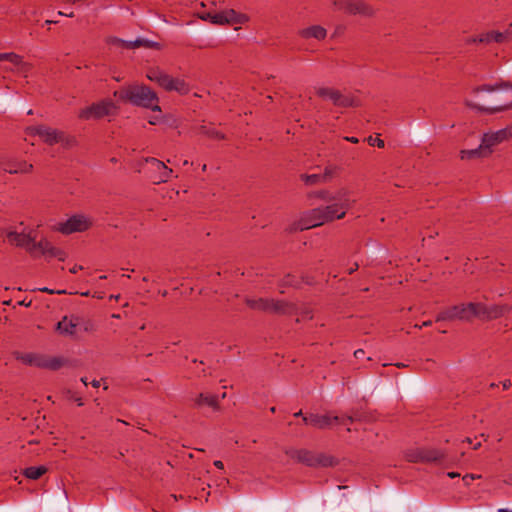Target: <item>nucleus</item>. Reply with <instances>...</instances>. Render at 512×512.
<instances>
[{
	"mask_svg": "<svg viewBox=\"0 0 512 512\" xmlns=\"http://www.w3.org/2000/svg\"><path fill=\"white\" fill-rule=\"evenodd\" d=\"M202 129H203V133H205L206 135H208L211 138H215V139L224 138V135L220 131L216 130L215 128H207V127L203 126Z\"/></svg>",
	"mask_w": 512,
	"mask_h": 512,
	"instance_id": "obj_34",
	"label": "nucleus"
},
{
	"mask_svg": "<svg viewBox=\"0 0 512 512\" xmlns=\"http://www.w3.org/2000/svg\"><path fill=\"white\" fill-rule=\"evenodd\" d=\"M481 478V475H477V474H466L462 480L464 482V484L466 486H469L471 484L472 481L476 480V479H479Z\"/></svg>",
	"mask_w": 512,
	"mask_h": 512,
	"instance_id": "obj_36",
	"label": "nucleus"
},
{
	"mask_svg": "<svg viewBox=\"0 0 512 512\" xmlns=\"http://www.w3.org/2000/svg\"><path fill=\"white\" fill-rule=\"evenodd\" d=\"M65 16H67V17H73V16H74V13H73V12H68V14H65Z\"/></svg>",
	"mask_w": 512,
	"mask_h": 512,
	"instance_id": "obj_58",
	"label": "nucleus"
},
{
	"mask_svg": "<svg viewBox=\"0 0 512 512\" xmlns=\"http://www.w3.org/2000/svg\"><path fill=\"white\" fill-rule=\"evenodd\" d=\"M498 512H512V510H509V509H506V508H501L498 510Z\"/></svg>",
	"mask_w": 512,
	"mask_h": 512,
	"instance_id": "obj_54",
	"label": "nucleus"
},
{
	"mask_svg": "<svg viewBox=\"0 0 512 512\" xmlns=\"http://www.w3.org/2000/svg\"><path fill=\"white\" fill-rule=\"evenodd\" d=\"M114 96L129 101L136 106L149 108L152 111H161L157 94L145 85H129L120 91H115Z\"/></svg>",
	"mask_w": 512,
	"mask_h": 512,
	"instance_id": "obj_3",
	"label": "nucleus"
},
{
	"mask_svg": "<svg viewBox=\"0 0 512 512\" xmlns=\"http://www.w3.org/2000/svg\"><path fill=\"white\" fill-rule=\"evenodd\" d=\"M223 14L226 25H242L249 21V17L246 14L237 12L234 9L223 10Z\"/></svg>",
	"mask_w": 512,
	"mask_h": 512,
	"instance_id": "obj_20",
	"label": "nucleus"
},
{
	"mask_svg": "<svg viewBox=\"0 0 512 512\" xmlns=\"http://www.w3.org/2000/svg\"><path fill=\"white\" fill-rule=\"evenodd\" d=\"M502 385H503V389L507 390V389H509L512 386V383H511L510 380H505V381L502 382Z\"/></svg>",
	"mask_w": 512,
	"mask_h": 512,
	"instance_id": "obj_41",
	"label": "nucleus"
},
{
	"mask_svg": "<svg viewBox=\"0 0 512 512\" xmlns=\"http://www.w3.org/2000/svg\"><path fill=\"white\" fill-rule=\"evenodd\" d=\"M117 107L110 99H104L100 102L93 103L79 112V118L83 120L100 119L105 116L113 115Z\"/></svg>",
	"mask_w": 512,
	"mask_h": 512,
	"instance_id": "obj_13",
	"label": "nucleus"
},
{
	"mask_svg": "<svg viewBox=\"0 0 512 512\" xmlns=\"http://www.w3.org/2000/svg\"><path fill=\"white\" fill-rule=\"evenodd\" d=\"M316 95L323 100L332 102L333 105L347 108L358 105V100L355 96L350 93H343L338 89L319 86L315 88Z\"/></svg>",
	"mask_w": 512,
	"mask_h": 512,
	"instance_id": "obj_8",
	"label": "nucleus"
},
{
	"mask_svg": "<svg viewBox=\"0 0 512 512\" xmlns=\"http://www.w3.org/2000/svg\"><path fill=\"white\" fill-rule=\"evenodd\" d=\"M357 269H358V264H357V263H354V265L348 269V273H349V274H352V273H353L354 271H356Z\"/></svg>",
	"mask_w": 512,
	"mask_h": 512,
	"instance_id": "obj_45",
	"label": "nucleus"
},
{
	"mask_svg": "<svg viewBox=\"0 0 512 512\" xmlns=\"http://www.w3.org/2000/svg\"><path fill=\"white\" fill-rule=\"evenodd\" d=\"M37 238V229L35 227L25 226L23 223H20L18 227L7 233V239L11 244L25 248L28 252H30V247Z\"/></svg>",
	"mask_w": 512,
	"mask_h": 512,
	"instance_id": "obj_10",
	"label": "nucleus"
},
{
	"mask_svg": "<svg viewBox=\"0 0 512 512\" xmlns=\"http://www.w3.org/2000/svg\"><path fill=\"white\" fill-rule=\"evenodd\" d=\"M447 476L450 477V478H456V477H459L460 474L457 473V472H448Z\"/></svg>",
	"mask_w": 512,
	"mask_h": 512,
	"instance_id": "obj_46",
	"label": "nucleus"
},
{
	"mask_svg": "<svg viewBox=\"0 0 512 512\" xmlns=\"http://www.w3.org/2000/svg\"><path fill=\"white\" fill-rule=\"evenodd\" d=\"M76 402H77L78 406H82L83 405V402H82L81 398H77Z\"/></svg>",
	"mask_w": 512,
	"mask_h": 512,
	"instance_id": "obj_53",
	"label": "nucleus"
},
{
	"mask_svg": "<svg viewBox=\"0 0 512 512\" xmlns=\"http://www.w3.org/2000/svg\"><path fill=\"white\" fill-rule=\"evenodd\" d=\"M356 420L355 416L339 417L331 414H310L303 416L306 425L313 426L318 429H327L335 425H348Z\"/></svg>",
	"mask_w": 512,
	"mask_h": 512,
	"instance_id": "obj_9",
	"label": "nucleus"
},
{
	"mask_svg": "<svg viewBox=\"0 0 512 512\" xmlns=\"http://www.w3.org/2000/svg\"><path fill=\"white\" fill-rule=\"evenodd\" d=\"M338 167L335 165H327L324 169V172L321 173V177L324 181V183L329 182L332 180L335 175L337 174Z\"/></svg>",
	"mask_w": 512,
	"mask_h": 512,
	"instance_id": "obj_32",
	"label": "nucleus"
},
{
	"mask_svg": "<svg viewBox=\"0 0 512 512\" xmlns=\"http://www.w3.org/2000/svg\"><path fill=\"white\" fill-rule=\"evenodd\" d=\"M39 290L42 291V292L49 293V294H54V293L61 294V293H64V291H57V292H55L54 290H51V289H49L47 287L41 288Z\"/></svg>",
	"mask_w": 512,
	"mask_h": 512,
	"instance_id": "obj_39",
	"label": "nucleus"
},
{
	"mask_svg": "<svg viewBox=\"0 0 512 512\" xmlns=\"http://www.w3.org/2000/svg\"><path fill=\"white\" fill-rule=\"evenodd\" d=\"M120 297V295H111L110 298L112 299H115V300H118Z\"/></svg>",
	"mask_w": 512,
	"mask_h": 512,
	"instance_id": "obj_57",
	"label": "nucleus"
},
{
	"mask_svg": "<svg viewBox=\"0 0 512 512\" xmlns=\"http://www.w3.org/2000/svg\"><path fill=\"white\" fill-rule=\"evenodd\" d=\"M345 140H347V141H349V142H351V143H354V144H356V143H358V142H359L358 138L353 137V136H351V137H345Z\"/></svg>",
	"mask_w": 512,
	"mask_h": 512,
	"instance_id": "obj_44",
	"label": "nucleus"
},
{
	"mask_svg": "<svg viewBox=\"0 0 512 512\" xmlns=\"http://www.w3.org/2000/svg\"><path fill=\"white\" fill-rule=\"evenodd\" d=\"M423 462H435L443 458L444 454L439 449L422 448Z\"/></svg>",
	"mask_w": 512,
	"mask_h": 512,
	"instance_id": "obj_26",
	"label": "nucleus"
},
{
	"mask_svg": "<svg viewBox=\"0 0 512 512\" xmlns=\"http://www.w3.org/2000/svg\"><path fill=\"white\" fill-rule=\"evenodd\" d=\"M465 441L470 443V444L472 443V440L470 438H466Z\"/></svg>",
	"mask_w": 512,
	"mask_h": 512,
	"instance_id": "obj_60",
	"label": "nucleus"
},
{
	"mask_svg": "<svg viewBox=\"0 0 512 512\" xmlns=\"http://www.w3.org/2000/svg\"><path fill=\"white\" fill-rule=\"evenodd\" d=\"M77 323L67 316L63 317L56 325V330L62 335H73L76 332Z\"/></svg>",
	"mask_w": 512,
	"mask_h": 512,
	"instance_id": "obj_22",
	"label": "nucleus"
},
{
	"mask_svg": "<svg viewBox=\"0 0 512 512\" xmlns=\"http://www.w3.org/2000/svg\"><path fill=\"white\" fill-rule=\"evenodd\" d=\"M300 178L306 185H316L324 183L321 177V173L302 174Z\"/></svg>",
	"mask_w": 512,
	"mask_h": 512,
	"instance_id": "obj_29",
	"label": "nucleus"
},
{
	"mask_svg": "<svg viewBox=\"0 0 512 512\" xmlns=\"http://www.w3.org/2000/svg\"><path fill=\"white\" fill-rule=\"evenodd\" d=\"M247 306L253 310L271 312V313H284L286 311V303L283 301H276L270 298H250L245 299Z\"/></svg>",
	"mask_w": 512,
	"mask_h": 512,
	"instance_id": "obj_15",
	"label": "nucleus"
},
{
	"mask_svg": "<svg viewBox=\"0 0 512 512\" xmlns=\"http://www.w3.org/2000/svg\"><path fill=\"white\" fill-rule=\"evenodd\" d=\"M92 386L95 387V388H98L100 386V381L99 380H93L91 382Z\"/></svg>",
	"mask_w": 512,
	"mask_h": 512,
	"instance_id": "obj_50",
	"label": "nucleus"
},
{
	"mask_svg": "<svg viewBox=\"0 0 512 512\" xmlns=\"http://www.w3.org/2000/svg\"><path fill=\"white\" fill-rule=\"evenodd\" d=\"M481 446V443L480 442H477L475 443V445L473 446V449H478L479 447Z\"/></svg>",
	"mask_w": 512,
	"mask_h": 512,
	"instance_id": "obj_56",
	"label": "nucleus"
},
{
	"mask_svg": "<svg viewBox=\"0 0 512 512\" xmlns=\"http://www.w3.org/2000/svg\"><path fill=\"white\" fill-rule=\"evenodd\" d=\"M46 468L44 466H31L25 469L24 475L29 479H39L45 472Z\"/></svg>",
	"mask_w": 512,
	"mask_h": 512,
	"instance_id": "obj_28",
	"label": "nucleus"
},
{
	"mask_svg": "<svg viewBox=\"0 0 512 512\" xmlns=\"http://www.w3.org/2000/svg\"><path fill=\"white\" fill-rule=\"evenodd\" d=\"M299 34L305 39L314 38L317 40H323L327 35V31L320 25H312L300 30Z\"/></svg>",
	"mask_w": 512,
	"mask_h": 512,
	"instance_id": "obj_21",
	"label": "nucleus"
},
{
	"mask_svg": "<svg viewBox=\"0 0 512 512\" xmlns=\"http://www.w3.org/2000/svg\"><path fill=\"white\" fill-rule=\"evenodd\" d=\"M92 225V219L81 214L73 215L65 222L58 223L54 226L56 231L62 234H71L74 232H83L89 229Z\"/></svg>",
	"mask_w": 512,
	"mask_h": 512,
	"instance_id": "obj_14",
	"label": "nucleus"
},
{
	"mask_svg": "<svg viewBox=\"0 0 512 512\" xmlns=\"http://www.w3.org/2000/svg\"><path fill=\"white\" fill-rule=\"evenodd\" d=\"M198 17L200 19H202V20L211 22L212 21V17H213V13H211V12L198 13Z\"/></svg>",
	"mask_w": 512,
	"mask_h": 512,
	"instance_id": "obj_38",
	"label": "nucleus"
},
{
	"mask_svg": "<svg viewBox=\"0 0 512 512\" xmlns=\"http://www.w3.org/2000/svg\"><path fill=\"white\" fill-rule=\"evenodd\" d=\"M364 354H365V352H364V350H362V349H358V350H356V351L354 352V356H355L356 358H358V359H359V358H361Z\"/></svg>",
	"mask_w": 512,
	"mask_h": 512,
	"instance_id": "obj_40",
	"label": "nucleus"
},
{
	"mask_svg": "<svg viewBox=\"0 0 512 512\" xmlns=\"http://www.w3.org/2000/svg\"><path fill=\"white\" fill-rule=\"evenodd\" d=\"M114 42L119 43L123 47L128 48V49H135V48H139V47L157 48V49L159 48V43L151 41L149 39H145V38H137L134 41H125V40L116 38L114 40Z\"/></svg>",
	"mask_w": 512,
	"mask_h": 512,
	"instance_id": "obj_19",
	"label": "nucleus"
},
{
	"mask_svg": "<svg viewBox=\"0 0 512 512\" xmlns=\"http://www.w3.org/2000/svg\"><path fill=\"white\" fill-rule=\"evenodd\" d=\"M58 15H65V13H64V12L59 11V12H58Z\"/></svg>",
	"mask_w": 512,
	"mask_h": 512,
	"instance_id": "obj_63",
	"label": "nucleus"
},
{
	"mask_svg": "<svg viewBox=\"0 0 512 512\" xmlns=\"http://www.w3.org/2000/svg\"><path fill=\"white\" fill-rule=\"evenodd\" d=\"M214 466L217 467L218 469H223L224 468V464L220 460H215L214 461Z\"/></svg>",
	"mask_w": 512,
	"mask_h": 512,
	"instance_id": "obj_43",
	"label": "nucleus"
},
{
	"mask_svg": "<svg viewBox=\"0 0 512 512\" xmlns=\"http://www.w3.org/2000/svg\"><path fill=\"white\" fill-rule=\"evenodd\" d=\"M33 166L31 164H28L26 162H19L14 164H7L3 167V170L10 173V174H16V173H28L32 170Z\"/></svg>",
	"mask_w": 512,
	"mask_h": 512,
	"instance_id": "obj_25",
	"label": "nucleus"
},
{
	"mask_svg": "<svg viewBox=\"0 0 512 512\" xmlns=\"http://www.w3.org/2000/svg\"><path fill=\"white\" fill-rule=\"evenodd\" d=\"M48 256L57 258L60 261H64L67 257V254L63 250L53 246Z\"/></svg>",
	"mask_w": 512,
	"mask_h": 512,
	"instance_id": "obj_33",
	"label": "nucleus"
},
{
	"mask_svg": "<svg viewBox=\"0 0 512 512\" xmlns=\"http://www.w3.org/2000/svg\"><path fill=\"white\" fill-rule=\"evenodd\" d=\"M147 78L150 81L156 82L160 87H162L166 91H172L174 77L168 75L164 71L158 68L150 69L147 73Z\"/></svg>",
	"mask_w": 512,
	"mask_h": 512,
	"instance_id": "obj_17",
	"label": "nucleus"
},
{
	"mask_svg": "<svg viewBox=\"0 0 512 512\" xmlns=\"http://www.w3.org/2000/svg\"><path fill=\"white\" fill-rule=\"evenodd\" d=\"M275 410H276V408H275V407H271V408H270V411H271L272 413H274V412H275Z\"/></svg>",
	"mask_w": 512,
	"mask_h": 512,
	"instance_id": "obj_61",
	"label": "nucleus"
},
{
	"mask_svg": "<svg viewBox=\"0 0 512 512\" xmlns=\"http://www.w3.org/2000/svg\"><path fill=\"white\" fill-rule=\"evenodd\" d=\"M27 134L37 135L49 145L61 143L65 146H70L73 143V139L67 137L63 132L44 125L27 128Z\"/></svg>",
	"mask_w": 512,
	"mask_h": 512,
	"instance_id": "obj_11",
	"label": "nucleus"
},
{
	"mask_svg": "<svg viewBox=\"0 0 512 512\" xmlns=\"http://www.w3.org/2000/svg\"><path fill=\"white\" fill-rule=\"evenodd\" d=\"M81 382H82L85 386H87V384H88V382H87V378H86V377L81 378Z\"/></svg>",
	"mask_w": 512,
	"mask_h": 512,
	"instance_id": "obj_52",
	"label": "nucleus"
},
{
	"mask_svg": "<svg viewBox=\"0 0 512 512\" xmlns=\"http://www.w3.org/2000/svg\"><path fill=\"white\" fill-rule=\"evenodd\" d=\"M106 278H107L106 275L100 276V279H106Z\"/></svg>",
	"mask_w": 512,
	"mask_h": 512,
	"instance_id": "obj_62",
	"label": "nucleus"
},
{
	"mask_svg": "<svg viewBox=\"0 0 512 512\" xmlns=\"http://www.w3.org/2000/svg\"><path fill=\"white\" fill-rule=\"evenodd\" d=\"M311 196L328 204L323 207L311 209L303 214L300 219V229H310L345 217L346 212L352 207L355 200L350 189L342 187L332 192L321 189Z\"/></svg>",
	"mask_w": 512,
	"mask_h": 512,
	"instance_id": "obj_1",
	"label": "nucleus"
},
{
	"mask_svg": "<svg viewBox=\"0 0 512 512\" xmlns=\"http://www.w3.org/2000/svg\"><path fill=\"white\" fill-rule=\"evenodd\" d=\"M82 269V266H79V265H75L73 266L71 269H70V272L72 274H76L78 271H80Z\"/></svg>",
	"mask_w": 512,
	"mask_h": 512,
	"instance_id": "obj_42",
	"label": "nucleus"
},
{
	"mask_svg": "<svg viewBox=\"0 0 512 512\" xmlns=\"http://www.w3.org/2000/svg\"><path fill=\"white\" fill-rule=\"evenodd\" d=\"M512 39V24L509 28H507L504 32H497V31H491L484 35H482L478 39H473V42L479 41V42H497L502 43L506 41H510Z\"/></svg>",
	"mask_w": 512,
	"mask_h": 512,
	"instance_id": "obj_18",
	"label": "nucleus"
},
{
	"mask_svg": "<svg viewBox=\"0 0 512 512\" xmlns=\"http://www.w3.org/2000/svg\"><path fill=\"white\" fill-rule=\"evenodd\" d=\"M150 165L151 168L158 172V175L154 176V182L161 183V182H167L173 174V170L171 168H168L164 162L156 159V158H148L146 160Z\"/></svg>",
	"mask_w": 512,
	"mask_h": 512,
	"instance_id": "obj_16",
	"label": "nucleus"
},
{
	"mask_svg": "<svg viewBox=\"0 0 512 512\" xmlns=\"http://www.w3.org/2000/svg\"><path fill=\"white\" fill-rule=\"evenodd\" d=\"M54 23H57V21H54V20H46L45 21V24H47V25L54 24Z\"/></svg>",
	"mask_w": 512,
	"mask_h": 512,
	"instance_id": "obj_51",
	"label": "nucleus"
},
{
	"mask_svg": "<svg viewBox=\"0 0 512 512\" xmlns=\"http://www.w3.org/2000/svg\"><path fill=\"white\" fill-rule=\"evenodd\" d=\"M335 10L350 16L373 17L376 9L365 0H332Z\"/></svg>",
	"mask_w": 512,
	"mask_h": 512,
	"instance_id": "obj_7",
	"label": "nucleus"
},
{
	"mask_svg": "<svg viewBox=\"0 0 512 512\" xmlns=\"http://www.w3.org/2000/svg\"><path fill=\"white\" fill-rule=\"evenodd\" d=\"M502 84L489 85L485 84L479 87H476L473 90L475 95H478L481 92L495 93L496 104L494 106H480L478 104H471L474 108H477L480 111H484L489 114H493L496 112L504 111L512 107V86L505 84V89H501Z\"/></svg>",
	"mask_w": 512,
	"mask_h": 512,
	"instance_id": "obj_5",
	"label": "nucleus"
},
{
	"mask_svg": "<svg viewBox=\"0 0 512 512\" xmlns=\"http://www.w3.org/2000/svg\"><path fill=\"white\" fill-rule=\"evenodd\" d=\"M295 417H298V416H302V412L301 411H298L294 414Z\"/></svg>",
	"mask_w": 512,
	"mask_h": 512,
	"instance_id": "obj_59",
	"label": "nucleus"
},
{
	"mask_svg": "<svg viewBox=\"0 0 512 512\" xmlns=\"http://www.w3.org/2000/svg\"><path fill=\"white\" fill-rule=\"evenodd\" d=\"M368 143L371 145V146H377L379 148H383L384 147V141L380 138H373L372 136H370L368 138Z\"/></svg>",
	"mask_w": 512,
	"mask_h": 512,
	"instance_id": "obj_37",
	"label": "nucleus"
},
{
	"mask_svg": "<svg viewBox=\"0 0 512 512\" xmlns=\"http://www.w3.org/2000/svg\"><path fill=\"white\" fill-rule=\"evenodd\" d=\"M194 403L196 406H209L214 409L217 408L218 404V398L217 396L209 393H200L196 398L194 399Z\"/></svg>",
	"mask_w": 512,
	"mask_h": 512,
	"instance_id": "obj_23",
	"label": "nucleus"
},
{
	"mask_svg": "<svg viewBox=\"0 0 512 512\" xmlns=\"http://www.w3.org/2000/svg\"><path fill=\"white\" fill-rule=\"evenodd\" d=\"M17 359L22 363L38 368L58 370L63 366V360L58 357H47L36 353H21Z\"/></svg>",
	"mask_w": 512,
	"mask_h": 512,
	"instance_id": "obj_12",
	"label": "nucleus"
},
{
	"mask_svg": "<svg viewBox=\"0 0 512 512\" xmlns=\"http://www.w3.org/2000/svg\"><path fill=\"white\" fill-rule=\"evenodd\" d=\"M172 91H175L181 95H186L190 91V86L184 79L174 78L173 85H172Z\"/></svg>",
	"mask_w": 512,
	"mask_h": 512,
	"instance_id": "obj_27",
	"label": "nucleus"
},
{
	"mask_svg": "<svg viewBox=\"0 0 512 512\" xmlns=\"http://www.w3.org/2000/svg\"><path fill=\"white\" fill-rule=\"evenodd\" d=\"M431 325H432V321L428 320V321L423 322L422 325L420 326V328L431 326Z\"/></svg>",
	"mask_w": 512,
	"mask_h": 512,
	"instance_id": "obj_49",
	"label": "nucleus"
},
{
	"mask_svg": "<svg viewBox=\"0 0 512 512\" xmlns=\"http://www.w3.org/2000/svg\"><path fill=\"white\" fill-rule=\"evenodd\" d=\"M286 454L294 461L309 467H328L333 465V459L325 454H316L307 449H288Z\"/></svg>",
	"mask_w": 512,
	"mask_h": 512,
	"instance_id": "obj_6",
	"label": "nucleus"
},
{
	"mask_svg": "<svg viewBox=\"0 0 512 512\" xmlns=\"http://www.w3.org/2000/svg\"><path fill=\"white\" fill-rule=\"evenodd\" d=\"M510 310L511 307L508 305L487 306L483 303L470 302L467 304L455 305L441 311L436 317V321H468L473 317H477L482 320H491L503 316Z\"/></svg>",
	"mask_w": 512,
	"mask_h": 512,
	"instance_id": "obj_2",
	"label": "nucleus"
},
{
	"mask_svg": "<svg viewBox=\"0 0 512 512\" xmlns=\"http://www.w3.org/2000/svg\"><path fill=\"white\" fill-rule=\"evenodd\" d=\"M512 138V125L497 131H489L482 136L479 147L470 150H462V159L481 158L489 156L494 148L504 141Z\"/></svg>",
	"mask_w": 512,
	"mask_h": 512,
	"instance_id": "obj_4",
	"label": "nucleus"
},
{
	"mask_svg": "<svg viewBox=\"0 0 512 512\" xmlns=\"http://www.w3.org/2000/svg\"><path fill=\"white\" fill-rule=\"evenodd\" d=\"M19 304L28 307L30 302L26 303L25 301H21Z\"/></svg>",
	"mask_w": 512,
	"mask_h": 512,
	"instance_id": "obj_55",
	"label": "nucleus"
},
{
	"mask_svg": "<svg viewBox=\"0 0 512 512\" xmlns=\"http://www.w3.org/2000/svg\"><path fill=\"white\" fill-rule=\"evenodd\" d=\"M224 14H223V10L220 11V12H217V13H213V17H212V21L211 23L212 24H216V25H226L225 22H224Z\"/></svg>",
	"mask_w": 512,
	"mask_h": 512,
	"instance_id": "obj_35",
	"label": "nucleus"
},
{
	"mask_svg": "<svg viewBox=\"0 0 512 512\" xmlns=\"http://www.w3.org/2000/svg\"><path fill=\"white\" fill-rule=\"evenodd\" d=\"M158 119H159V117H157V116L152 117V118L149 120V123H150V124H152V125H155V124H157Z\"/></svg>",
	"mask_w": 512,
	"mask_h": 512,
	"instance_id": "obj_47",
	"label": "nucleus"
},
{
	"mask_svg": "<svg viewBox=\"0 0 512 512\" xmlns=\"http://www.w3.org/2000/svg\"><path fill=\"white\" fill-rule=\"evenodd\" d=\"M505 483L512 485V473L507 476V478L505 479Z\"/></svg>",
	"mask_w": 512,
	"mask_h": 512,
	"instance_id": "obj_48",
	"label": "nucleus"
},
{
	"mask_svg": "<svg viewBox=\"0 0 512 512\" xmlns=\"http://www.w3.org/2000/svg\"><path fill=\"white\" fill-rule=\"evenodd\" d=\"M1 61H8L11 64H13L14 66H18L21 64L22 58L19 55L12 53V52L0 53V62Z\"/></svg>",
	"mask_w": 512,
	"mask_h": 512,
	"instance_id": "obj_31",
	"label": "nucleus"
},
{
	"mask_svg": "<svg viewBox=\"0 0 512 512\" xmlns=\"http://www.w3.org/2000/svg\"><path fill=\"white\" fill-rule=\"evenodd\" d=\"M422 448L411 449L406 452V459L412 463L423 462Z\"/></svg>",
	"mask_w": 512,
	"mask_h": 512,
	"instance_id": "obj_30",
	"label": "nucleus"
},
{
	"mask_svg": "<svg viewBox=\"0 0 512 512\" xmlns=\"http://www.w3.org/2000/svg\"><path fill=\"white\" fill-rule=\"evenodd\" d=\"M53 245L45 238H41L39 241L34 240L30 247V254L39 251L42 255H49Z\"/></svg>",
	"mask_w": 512,
	"mask_h": 512,
	"instance_id": "obj_24",
	"label": "nucleus"
}]
</instances>
